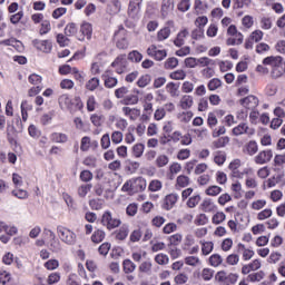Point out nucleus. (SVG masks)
Returning a JSON list of instances; mask_svg holds the SVG:
<instances>
[{
  "instance_id": "nucleus-32",
  "label": "nucleus",
  "mask_w": 285,
  "mask_h": 285,
  "mask_svg": "<svg viewBox=\"0 0 285 285\" xmlns=\"http://www.w3.org/2000/svg\"><path fill=\"white\" fill-rule=\"evenodd\" d=\"M87 90H90L91 92L97 90L99 88V78L94 77L86 83Z\"/></svg>"
},
{
  "instance_id": "nucleus-20",
  "label": "nucleus",
  "mask_w": 285,
  "mask_h": 285,
  "mask_svg": "<svg viewBox=\"0 0 285 285\" xmlns=\"http://www.w3.org/2000/svg\"><path fill=\"white\" fill-rule=\"evenodd\" d=\"M126 167L125 170H127V173H130V175L137 173V170H139V163L137 161H132V160H126Z\"/></svg>"
},
{
  "instance_id": "nucleus-60",
  "label": "nucleus",
  "mask_w": 285,
  "mask_h": 285,
  "mask_svg": "<svg viewBox=\"0 0 285 285\" xmlns=\"http://www.w3.org/2000/svg\"><path fill=\"white\" fill-rule=\"evenodd\" d=\"M80 179L81 181L88 183V181H92V174L90 170H82L80 173Z\"/></svg>"
},
{
  "instance_id": "nucleus-52",
  "label": "nucleus",
  "mask_w": 285,
  "mask_h": 285,
  "mask_svg": "<svg viewBox=\"0 0 285 285\" xmlns=\"http://www.w3.org/2000/svg\"><path fill=\"white\" fill-rule=\"evenodd\" d=\"M258 150V147H257V141L255 140H250L248 144H247V153L248 155H255Z\"/></svg>"
},
{
  "instance_id": "nucleus-55",
  "label": "nucleus",
  "mask_w": 285,
  "mask_h": 285,
  "mask_svg": "<svg viewBox=\"0 0 285 285\" xmlns=\"http://www.w3.org/2000/svg\"><path fill=\"white\" fill-rule=\"evenodd\" d=\"M148 189L150 190V193H157V190H161V181L151 180Z\"/></svg>"
},
{
  "instance_id": "nucleus-5",
  "label": "nucleus",
  "mask_w": 285,
  "mask_h": 285,
  "mask_svg": "<svg viewBox=\"0 0 285 285\" xmlns=\"http://www.w3.org/2000/svg\"><path fill=\"white\" fill-rule=\"evenodd\" d=\"M32 46L37 48V50H40L41 52H50L52 50V42L48 40L35 39L32 40Z\"/></svg>"
},
{
  "instance_id": "nucleus-16",
  "label": "nucleus",
  "mask_w": 285,
  "mask_h": 285,
  "mask_svg": "<svg viewBox=\"0 0 285 285\" xmlns=\"http://www.w3.org/2000/svg\"><path fill=\"white\" fill-rule=\"evenodd\" d=\"M104 239H106L105 230L98 229L91 235V242H94V244H101Z\"/></svg>"
},
{
  "instance_id": "nucleus-34",
  "label": "nucleus",
  "mask_w": 285,
  "mask_h": 285,
  "mask_svg": "<svg viewBox=\"0 0 285 285\" xmlns=\"http://www.w3.org/2000/svg\"><path fill=\"white\" fill-rule=\"evenodd\" d=\"M207 88L212 92L217 90V88H222V80L219 78H214V79L209 80Z\"/></svg>"
},
{
  "instance_id": "nucleus-27",
  "label": "nucleus",
  "mask_w": 285,
  "mask_h": 285,
  "mask_svg": "<svg viewBox=\"0 0 285 285\" xmlns=\"http://www.w3.org/2000/svg\"><path fill=\"white\" fill-rule=\"evenodd\" d=\"M213 224L216 226H219V224H223V222H226V214L224 212H217L213 218H212Z\"/></svg>"
},
{
  "instance_id": "nucleus-46",
  "label": "nucleus",
  "mask_w": 285,
  "mask_h": 285,
  "mask_svg": "<svg viewBox=\"0 0 285 285\" xmlns=\"http://www.w3.org/2000/svg\"><path fill=\"white\" fill-rule=\"evenodd\" d=\"M178 10L179 12H188V10H190V0H181L178 3Z\"/></svg>"
},
{
  "instance_id": "nucleus-45",
  "label": "nucleus",
  "mask_w": 285,
  "mask_h": 285,
  "mask_svg": "<svg viewBox=\"0 0 285 285\" xmlns=\"http://www.w3.org/2000/svg\"><path fill=\"white\" fill-rule=\"evenodd\" d=\"M226 263L229 264V266H237L239 264V255L237 254H230L226 258Z\"/></svg>"
},
{
  "instance_id": "nucleus-36",
  "label": "nucleus",
  "mask_w": 285,
  "mask_h": 285,
  "mask_svg": "<svg viewBox=\"0 0 285 285\" xmlns=\"http://www.w3.org/2000/svg\"><path fill=\"white\" fill-rule=\"evenodd\" d=\"M170 79H174L175 81H180L186 79V71L184 70H176L169 75Z\"/></svg>"
},
{
  "instance_id": "nucleus-31",
  "label": "nucleus",
  "mask_w": 285,
  "mask_h": 285,
  "mask_svg": "<svg viewBox=\"0 0 285 285\" xmlns=\"http://www.w3.org/2000/svg\"><path fill=\"white\" fill-rule=\"evenodd\" d=\"M90 190H92V184L81 185L78 188V195L79 197L83 198L86 195H88V193H90Z\"/></svg>"
},
{
  "instance_id": "nucleus-49",
  "label": "nucleus",
  "mask_w": 285,
  "mask_h": 285,
  "mask_svg": "<svg viewBox=\"0 0 285 285\" xmlns=\"http://www.w3.org/2000/svg\"><path fill=\"white\" fill-rule=\"evenodd\" d=\"M168 156L166 155H161V156H158L157 159H156V164L158 166V168H164V166H168Z\"/></svg>"
},
{
  "instance_id": "nucleus-24",
  "label": "nucleus",
  "mask_w": 285,
  "mask_h": 285,
  "mask_svg": "<svg viewBox=\"0 0 285 285\" xmlns=\"http://www.w3.org/2000/svg\"><path fill=\"white\" fill-rule=\"evenodd\" d=\"M219 193H222V187L217 185H212L205 190V194L208 195L209 197H217Z\"/></svg>"
},
{
  "instance_id": "nucleus-8",
  "label": "nucleus",
  "mask_w": 285,
  "mask_h": 285,
  "mask_svg": "<svg viewBox=\"0 0 285 285\" xmlns=\"http://www.w3.org/2000/svg\"><path fill=\"white\" fill-rule=\"evenodd\" d=\"M177 199H179V196L177 194H169L165 197V203L163 205V208L165 210H173V207L177 204Z\"/></svg>"
},
{
  "instance_id": "nucleus-10",
  "label": "nucleus",
  "mask_w": 285,
  "mask_h": 285,
  "mask_svg": "<svg viewBox=\"0 0 285 285\" xmlns=\"http://www.w3.org/2000/svg\"><path fill=\"white\" fill-rule=\"evenodd\" d=\"M81 35L86 36L88 41L92 39V24L90 22H82L80 26Z\"/></svg>"
},
{
  "instance_id": "nucleus-41",
  "label": "nucleus",
  "mask_w": 285,
  "mask_h": 285,
  "mask_svg": "<svg viewBox=\"0 0 285 285\" xmlns=\"http://www.w3.org/2000/svg\"><path fill=\"white\" fill-rule=\"evenodd\" d=\"M111 222H112V214L110 212H105L101 218L102 226H107L108 228Z\"/></svg>"
},
{
  "instance_id": "nucleus-63",
  "label": "nucleus",
  "mask_w": 285,
  "mask_h": 285,
  "mask_svg": "<svg viewBox=\"0 0 285 285\" xmlns=\"http://www.w3.org/2000/svg\"><path fill=\"white\" fill-rule=\"evenodd\" d=\"M50 30H51L50 21L48 20L42 21L41 28H40V35H48Z\"/></svg>"
},
{
  "instance_id": "nucleus-62",
  "label": "nucleus",
  "mask_w": 285,
  "mask_h": 285,
  "mask_svg": "<svg viewBox=\"0 0 285 285\" xmlns=\"http://www.w3.org/2000/svg\"><path fill=\"white\" fill-rule=\"evenodd\" d=\"M204 37V28H197L191 31V39H202Z\"/></svg>"
},
{
  "instance_id": "nucleus-21",
  "label": "nucleus",
  "mask_w": 285,
  "mask_h": 285,
  "mask_svg": "<svg viewBox=\"0 0 285 285\" xmlns=\"http://www.w3.org/2000/svg\"><path fill=\"white\" fill-rule=\"evenodd\" d=\"M222 262H224V258H222V255L219 254H213L209 257V264L210 266H214V268H217V266H222Z\"/></svg>"
},
{
  "instance_id": "nucleus-56",
  "label": "nucleus",
  "mask_w": 285,
  "mask_h": 285,
  "mask_svg": "<svg viewBox=\"0 0 285 285\" xmlns=\"http://www.w3.org/2000/svg\"><path fill=\"white\" fill-rule=\"evenodd\" d=\"M28 79H29V83H31L32 86H39V83H41L42 81L41 76L37 73H31Z\"/></svg>"
},
{
  "instance_id": "nucleus-18",
  "label": "nucleus",
  "mask_w": 285,
  "mask_h": 285,
  "mask_svg": "<svg viewBox=\"0 0 285 285\" xmlns=\"http://www.w3.org/2000/svg\"><path fill=\"white\" fill-rule=\"evenodd\" d=\"M150 81H153V77L148 73L141 76L138 80H137V86L138 88H146V86H149Z\"/></svg>"
},
{
  "instance_id": "nucleus-44",
  "label": "nucleus",
  "mask_w": 285,
  "mask_h": 285,
  "mask_svg": "<svg viewBox=\"0 0 285 285\" xmlns=\"http://www.w3.org/2000/svg\"><path fill=\"white\" fill-rule=\"evenodd\" d=\"M45 268H47V271H55L57 268H59V261L57 259H49L45 263Z\"/></svg>"
},
{
  "instance_id": "nucleus-2",
  "label": "nucleus",
  "mask_w": 285,
  "mask_h": 285,
  "mask_svg": "<svg viewBox=\"0 0 285 285\" xmlns=\"http://www.w3.org/2000/svg\"><path fill=\"white\" fill-rule=\"evenodd\" d=\"M144 0H130L128 6V17L130 19H139V12L141 11V3Z\"/></svg>"
},
{
  "instance_id": "nucleus-12",
  "label": "nucleus",
  "mask_w": 285,
  "mask_h": 285,
  "mask_svg": "<svg viewBox=\"0 0 285 285\" xmlns=\"http://www.w3.org/2000/svg\"><path fill=\"white\" fill-rule=\"evenodd\" d=\"M130 229L128 228V225L125 224L116 232V239H119V242H124V239L128 237Z\"/></svg>"
},
{
  "instance_id": "nucleus-64",
  "label": "nucleus",
  "mask_w": 285,
  "mask_h": 285,
  "mask_svg": "<svg viewBox=\"0 0 285 285\" xmlns=\"http://www.w3.org/2000/svg\"><path fill=\"white\" fill-rule=\"evenodd\" d=\"M197 63H198L197 58L189 57L185 59L186 68H196Z\"/></svg>"
},
{
  "instance_id": "nucleus-48",
  "label": "nucleus",
  "mask_w": 285,
  "mask_h": 285,
  "mask_svg": "<svg viewBox=\"0 0 285 285\" xmlns=\"http://www.w3.org/2000/svg\"><path fill=\"white\" fill-rule=\"evenodd\" d=\"M21 19H23V11H18L17 13L10 16V23L17 26Z\"/></svg>"
},
{
  "instance_id": "nucleus-6",
  "label": "nucleus",
  "mask_w": 285,
  "mask_h": 285,
  "mask_svg": "<svg viewBox=\"0 0 285 285\" xmlns=\"http://www.w3.org/2000/svg\"><path fill=\"white\" fill-rule=\"evenodd\" d=\"M273 159V150H263L255 157V163L259 165L268 164Z\"/></svg>"
},
{
  "instance_id": "nucleus-7",
  "label": "nucleus",
  "mask_w": 285,
  "mask_h": 285,
  "mask_svg": "<svg viewBox=\"0 0 285 285\" xmlns=\"http://www.w3.org/2000/svg\"><path fill=\"white\" fill-rule=\"evenodd\" d=\"M132 184V193H142L146 190V180L144 177H137L131 180Z\"/></svg>"
},
{
  "instance_id": "nucleus-11",
  "label": "nucleus",
  "mask_w": 285,
  "mask_h": 285,
  "mask_svg": "<svg viewBox=\"0 0 285 285\" xmlns=\"http://www.w3.org/2000/svg\"><path fill=\"white\" fill-rule=\"evenodd\" d=\"M282 61H284V58H282V56H268L263 59V65L274 67L276 66V63H282Z\"/></svg>"
},
{
  "instance_id": "nucleus-25",
  "label": "nucleus",
  "mask_w": 285,
  "mask_h": 285,
  "mask_svg": "<svg viewBox=\"0 0 285 285\" xmlns=\"http://www.w3.org/2000/svg\"><path fill=\"white\" fill-rule=\"evenodd\" d=\"M190 184V178L186 175H180L176 179V186H179L180 188H186Z\"/></svg>"
},
{
  "instance_id": "nucleus-17",
  "label": "nucleus",
  "mask_w": 285,
  "mask_h": 285,
  "mask_svg": "<svg viewBox=\"0 0 285 285\" xmlns=\"http://www.w3.org/2000/svg\"><path fill=\"white\" fill-rule=\"evenodd\" d=\"M193 97L191 96H188V95H185L181 100H180V108L183 110H188V108H193Z\"/></svg>"
},
{
  "instance_id": "nucleus-28",
  "label": "nucleus",
  "mask_w": 285,
  "mask_h": 285,
  "mask_svg": "<svg viewBox=\"0 0 285 285\" xmlns=\"http://www.w3.org/2000/svg\"><path fill=\"white\" fill-rule=\"evenodd\" d=\"M168 37H170V27H165L157 33L158 41H166Z\"/></svg>"
},
{
  "instance_id": "nucleus-30",
  "label": "nucleus",
  "mask_w": 285,
  "mask_h": 285,
  "mask_svg": "<svg viewBox=\"0 0 285 285\" xmlns=\"http://www.w3.org/2000/svg\"><path fill=\"white\" fill-rule=\"evenodd\" d=\"M146 146L141 142L139 144H136L134 147H132V154L136 158H139L144 155V150H145Z\"/></svg>"
},
{
  "instance_id": "nucleus-15",
  "label": "nucleus",
  "mask_w": 285,
  "mask_h": 285,
  "mask_svg": "<svg viewBox=\"0 0 285 285\" xmlns=\"http://www.w3.org/2000/svg\"><path fill=\"white\" fill-rule=\"evenodd\" d=\"M122 268H124V273H126V275H130V273H135V268H137V265H135V263H132V261L127 258L122 262Z\"/></svg>"
},
{
  "instance_id": "nucleus-14",
  "label": "nucleus",
  "mask_w": 285,
  "mask_h": 285,
  "mask_svg": "<svg viewBox=\"0 0 285 285\" xmlns=\"http://www.w3.org/2000/svg\"><path fill=\"white\" fill-rule=\"evenodd\" d=\"M122 106H136V104H139V96L137 95H129L126 96L121 100Z\"/></svg>"
},
{
  "instance_id": "nucleus-53",
  "label": "nucleus",
  "mask_w": 285,
  "mask_h": 285,
  "mask_svg": "<svg viewBox=\"0 0 285 285\" xmlns=\"http://www.w3.org/2000/svg\"><path fill=\"white\" fill-rule=\"evenodd\" d=\"M215 274V271L210 269V268H204L203 269V274L202 277L205 282H210V279H213V275Z\"/></svg>"
},
{
  "instance_id": "nucleus-58",
  "label": "nucleus",
  "mask_w": 285,
  "mask_h": 285,
  "mask_svg": "<svg viewBox=\"0 0 285 285\" xmlns=\"http://www.w3.org/2000/svg\"><path fill=\"white\" fill-rule=\"evenodd\" d=\"M117 83H119V80H117V78H115V77H108L105 79L106 88H115V86H117Z\"/></svg>"
},
{
  "instance_id": "nucleus-3",
  "label": "nucleus",
  "mask_w": 285,
  "mask_h": 285,
  "mask_svg": "<svg viewBox=\"0 0 285 285\" xmlns=\"http://www.w3.org/2000/svg\"><path fill=\"white\" fill-rule=\"evenodd\" d=\"M239 104L247 110H255L257 106H259V98H257L256 96L249 95L240 99Z\"/></svg>"
},
{
  "instance_id": "nucleus-29",
  "label": "nucleus",
  "mask_w": 285,
  "mask_h": 285,
  "mask_svg": "<svg viewBox=\"0 0 285 285\" xmlns=\"http://www.w3.org/2000/svg\"><path fill=\"white\" fill-rule=\"evenodd\" d=\"M202 208L204 213H213V210H215V205L210 198H206L202 204Z\"/></svg>"
},
{
  "instance_id": "nucleus-50",
  "label": "nucleus",
  "mask_w": 285,
  "mask_h": 285,
  "mask_svg": "<svg viewBox=\"0 0 285 285\" xmlns=\"http://www.w3.org/2000/svg\"><path fill=\"white\" fill-rule=\"evenodd\" d=\"M112 144H121L124 141V134L121 131H114L111 134Z\"/></svg>"
},
{
  "instance_id": "nucleus-26",
  "label": "nucleus",
  "mask_w": 285,
  "mask_h": 285,
  "mask_svg": "<svg viewBox=\"0 0 285 285\" xmlns=\"http://www.w3.org/2000/svg\"><path fill=\"white\" fill-rule=\"evenodd\" d=\"M177 66H179V59H177L175 57L168 58L165 61V69L166 70H174V68H176Z\"/></svg>"
},
{
  "instance_id": "nucleus-40",
  "label": "nucleus",
  "mask_w": 285,
  "mask_h": 285,
  "mask_svg": "<svg viewBox=\"0 0 285 285\" xmlns=\"http://www.w3.org/2000/svg\"><path fill=\"white\" fill-rule=\"evenodd\" d=\"M52 139L53 141H56L57 144H66V141H68V136L66 134H52Z\"/></svg>"
},
{
  "instance_id": "nucleus-4",
  "label": "nucleus",
  "mask_w": 285,
  "mask_h": 285,
  "mask_svg": "<svg viewBox=\"0 0 285 285\" xmlns=\"http://www.w3.org/2000/svg\"><path fill=\"white\" fill-rule=\"evenodd\" d=\"M58 104L61 110H68L69 112H73L75 110V102H72V99H70V96H68V94L61 95L58 98Z\"/></svg>"
},
{
  "instance_id": "nucleus-38",
  "label": "nucleus",
  "mask_w": 285,
  "mask_h": 285,
  "mask_svg": "<svg viewBox=\"0 0 285 285\" xmlns=\"http://www.w3.org/2000/svg\"><path fill=\"white\" fill-rule=\"evenodd\" d=\"M214 247H215V244H213V242L203 243V246H202L203 255H210V253H213Z\"/></svg>"
},
{
  "instance_id": "nucleus-59",
  "label": "nucleus",
  "mask_w": 285,
  "mask_h": 285,
  "mask_svg": "<svg viewBox=\"0 0 285 285\" xmlns=\"http://www.w3.org/2000/svg\"><path fill=\"white\" fill-rule=\"evenodd\" d=\"M98 253L104 256L108 255L110 253V243H102L98 248Z\"/></svg>"
},
{
  "instance_id": "nucleus-47",
  "label": "nucleus",
  "mask_w": 285,
  "mask_h": 285,
  "mask_svg": "<svg viewBox=\"0 0 285 285\" xmlns=\"http://www.w3.org/2000/svg\"><path fill=\"white\" fill-rule=\"evenodd\" d=\"M199 202H202V196L195 195L187 200V206L188 208H195Z\"/></svg>"
},
{
  "instance_id": "nucleus-13",
  "label": "nucleus",
  "mask_w": 285,
  "mask_h": 285,
  "mask_svg": "<svg viewBox=\"0 0 285 285\" xmlns=\"http://www.w3.org/2000/svg\"><path fill=\"white\" fill-rule=\"evenodd\" d=\"M186 37H188V29H184L177 35L176 39L174 40L176 48H181V46H184V39H186Z\"/></svg>"
},
{
  "instance_id": "nucleus-37",
  "label": "nucleus",
  "mask_w": 285,
  "mask_h": 285,
  "mask_svg": "<svg viewBox=\"0 0 285 285\" xmlns=\"http://www.w3.org/2000/svg\"><path fill=\"white\" fill-rule=\"evenodd\" d=\"M57 43L60 46V48H66L68 43H70V39L63 33H58L57 35Z\"/></svg>"
},
{
  "instance_id": "nucleus-19",
  "label": "nucleus",
  "mask_w": 285,
  "mask_h": 285,
  "mask_svg": "<svg viewBox=\"0 0 285 285\" xmlns=\"http://www.w3.org/2000/svg\"><path fill=\"white\" fill-rule=\"evenodd\" d=\"M79 28L77 27V23L70 22L65 28V35L66 37H73L78 32Z\"/></svg>"
},
{
  "instance_id": "nucleus-1",
  "label": "nucleus",
  "mask_w": 285,
  "mask_h": 285,
  "mask_svg": "<svg viewBox=\"0 0 285 285\" xmlns=\"http://www.w3.org/2000/svg\"><path fill=\"white\" fill-rule=\"evenodd\" d=\"M57 233L61 242L68 244V246H75V244H77V234H75L72 230L63 226H58Z\"/></svg>"
},
{
  "instance_id": "nucleus-61",
  "label": "nucleus",
  "mask_w": 285,
  "mask_h": 285,
  "mask_svg": "<svg viewBox=\"0 0 285 285\" xmlns=\"http://www.w3.org/2000/svg\"><path fill=\"white\" fill-rule=\"evenodd\" d=\"M174 281L178 285H184V284H186V282H188V276L184 273H180L177 276H175Z\"/></svg>"
},
{
  "instance_id": "nucleus-43",
  "label": "nucleus",
  "mask_w": 285,
  "mask_h": 285,
  "mask_svg": "<svg viewBox=\"0 0 285 285\" xmlns=\"http://www.w3.org/2000/svg\"><path fill=\"white\" fill-rule=\"evenodd\" d=\"M156 264H159L160 266H165V264H168L169 258L168 255L165 254H158L155 256Z\"/></svg>"
},
{
  "instance_id": "nucleus-9",
  "label": "nucleus",
  "mask_w": 285,
  "mask_h": 285,
  "mask_svg": "<svg viewBox=\"0 0 285 285\" xmlns=\"http://www.w3.org/2000/svg\"><path fill=\"white\" fill-rule=\"evenodd\" d=\"M284 72H285V65H284V61H282L281 63L274 65V67L272 68L271 77L272 79H279V77H282Z\"/></svg>"
},
{
  "instance_id": "nucleus-33",
  "label": "nucleus",
  "mask_w": 285,
  "mask_h": 285,
  "mask_svg": "<svg viewBox=\"0 0 285 285\" xmlns=\"http://www.w3.org/2000/svg\"><path fill=\"white\" fill-rule=\"evenodd\" d=\"M230 142V138L228 136L220 137L214 141L215 148H225L227 144Z\"/></svg>"
},
{
  "instance_id": "nucleus-54",
  "label": "nucleus",
  "mask_w": 285,
  "mask_h": 285,
  "mask_svg": "<svg viewBox=\"0 0 285 285\" xmlns=\"http://www.w3.org/2000/svg\"><path fill=\"white\" fill-rule=\"evenodd\" d=\"M264 272H257V273H253L249 274L247 277L249 279V282H262V278L264 277Z\"/></svg>"
},
{
  "instance_id": "nucleus-51",
  "label": "nucleus",
  "mask_w": 285,
  "mask_h": 285,
  "mask_svg": "<svg viewBox=\"0 0 285 285\" xmlns=\"http://www.w3.org/2000/svg\"><path fill=\"white\" fill-rule=\"evenodd\" d=\"M249 38L256 43H259V41L264 39V32L262 30H255L254 32H252Z\"/></svg>"
},
{
  "instance_id": "nucleus-57",
  "label": "nucleus",
  "mask_w": 285,
  "mask_h": 285,
  "mask_svg": "<svg viewBox=\"0 0 285 285\" xmlns=\"http://www.w3.org/2000/svg\"><path fill=\"white\" fill-rule=\"evenodd\" d=\"M89 206L91 210H101L102 208L101 199H90Z\"/></svg>"
},
{
  "instance_id": "nucleus-42",
  "label": "nucleus",
  "mask_w": 285,
  "mask_h": 285,
  "mask_svg": "<svg viewBox=\"0 0 285 285\" xmlns=\"http://www.w3.org/2000/svg\"><path fill=\"white\" fill-rule=\"evenodd\" d=\"M165 57H168V52L166 50H159L156 48V50L154 51V59L156 61H164Z\"/></svg>"
},
{
  "instance_id": "nucleus-23",
  "label": "nucleus",
  "mask_w": 285,
  "mask_h": 285,
  "mask_svg": "<svg viewBox=\"0 0 285 285\" xmlns=\"http://www.w3.org/2000/svg\"><path fill=\"white\" fill-rule=\"evenodd\" d=\"M246 132H248V126L244 122L233 129V135H235V137H239V135H244Z\"/></svg>"
},
{
  "instance_id": "nucleus-35",
  "label": "nucleus",
  "mask_w": 285,
  "mask_h": 285,
  "mask_svg": "<svg viewBox=\"0 0 285 285\" xmlns=\"http://www.w3.org/2000/svg\"><path fill=\"white\" fill-rule=\"evenodd\" d=\"M166 88L173 97H179V94H177L179 90V83L168 82Z\"/></svg>"
},
{
  "instance_id": "nucleus-39",
  "label": "nucleus",
  "mask_w": 285,
  "mask_h": 285,
  "mask_svg": "<svg viewBox=\"0 0 285 285\" xmlns=\"http://www.w3.org/2000/svg\"><path fill=\"white\" fill-rule=\"evenodd\" d=\"M100 146H101L102 150H108V148H110V135L109 134H105L101 137Z\"/></svg>"
},
{
  "instance_id": "nucleus-22",
  "label": "nucleus",
  "mask_w": 285,
  "mask_h": 285,
  "mask_svg": "<svg viewBox=\"0 0 285 285\" xmlns=\"http://www.w3.org/2000/svg\"><path fill=\"white\" fill-rule=\"evenodd\" d=\"M144 59V55L137 50H132L128 53V60L134 61L135 63H139Z\"/></svg>"
}]
</instances>
